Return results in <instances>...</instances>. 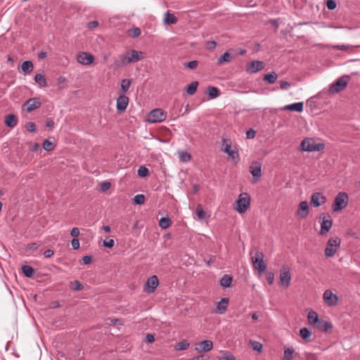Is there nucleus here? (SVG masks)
<instances>
[{"mask_svg":"<svg viewBox=\"0 0 360 360\" xmlns=\"http://www.w3.org/2000/svg\"><path fill=\"white\" fill-rule=\"evenodd\" d=\"M143 52L136 50L127 51L125 54L120 55L114 65L115 67H121L128 63H136L143 59Z\"/></svg>","mask_w":360,"mask_h":360,"instance_id":"f257e3e1","label":"nucleus"},{"mask_svg":"<svg viewBox=\"0 0 360 360\" xmlns=\"http://www.w3.org/2000/svg\"><path fill=\"white\" fill-rule=\"evenodd\" d=\"M221 150L229 155V158L237 163L240 159L238 150L235 146H232L231 141L229 139L223 138L221 144Z\"/></svg>","mask_w":360,"mask_h":360,"instance_id":"f03ea898","label":"nucleus"},{"mask_svg":"<svg viewBox=\"0 0 360 360\" xmlns=\"http://www.w3.org/2000/svg\"><path fill=\"white\" fill-rule=\"evenodd\" d=\"M324 148L325 145L323 143H316L315 139L312 138L304 139L300 144V149L303 151H321L323 150Z\"/></svg>","mask_w":360,"mask_h":360,"instance_id":"7ed1b4c3","label":"nucleus"},{"mask_svg":"<svg viewBox=\"0 0 360 360\" xmlns=\"http://www.w3.org/2000/svg\"><path fill=\"white\" fill-rule=\"evenodd\" d=\"M250 207V196L247 193L239 195L236 202L234 209L240 214L245 213Z\"/></svg>","mask_w":360,"mask_h":360,"instance_id":"20e7f679","label":"nucleus"},{"mask_svg":"<svg viewBox=\"0 0 360 360\" xmlns=\"http://www.w3.org/2000/svg\"><path fill=\"white\" fill-rule=\"evenodd\" d=\"M349 196L345 192H340L335 196L332 208L335 212L341 211L348 204Z\"/></svg>","mask_w":360,"mask_h":360,"instance_id":"39448f33","label":"nucleus"},{"mask_svg":"<svg viewBox=\"0 0 360 360\" xmlns=\"http://www.w3.org/2000/svg\"><path fill=\"white\" fill-rule=\"evenodd\" d=\"M341 240L338 237L330 238L327 243L325 249V256L331 257L335 255L340 245Z\"/></svg>","mask_w":360,"mask_h":360,"instance_id":"423d86ee","label":"nucleus"},{"mask_svg":"<svg viewBox=\"0 0 360 360\" xmlns=\"http://www.w3.org/2000/svg\"><path fill=\"white\" fill-rule=\"evenodd\" d=\"M349 80V77L348 75L342 76L330 86L329 92L330 94H337L342 91L347 87Z\"/></svg>","mask_w":360,"mask_h":360,"instance_id":"0eeeda50","label":"nucleus"},{"mask_svg":"<svg viewBox=\"0 0 360 360\" xmlns=\"http://www.w3.org/2000/svg\"><path fill=\"white\" fill-rule=\"evenodd\" d=\"M166 117V113L163 110L156 108L148 113L146 120L150 123H157L165 121Z\"/></svg>","mask_w":360,"mask_h":360,"instance_id":"6e6552de","label":"nucleus"},{"mask_svg":"<svg viewBox=\"0 0 360 360\" xmlns=\"http://www.w3.org/2000/svg\"><path fill=\"white\" fill-rule=\"evenodd\" d=\"M291 281V274L288 266H283L280 271V285L283 288L290 286Z\"/></svg>","mask_w":360,"mask_h":360,"instance_id":"1a4fd4ad","label":"nucleus"},{"mask_svg":"<svg viewBox=\"0 0 360 360\" xmlns=\"http://www.w3.org/2000/svg\"><path fill=\"white\" fill-rule=\"evenodd\" d=\"M254 267L259 272H264L266 266L264 262V254L257 251L252 259Z\"/></svg>","mask_w":360,"mask_h":360,"instance_id":"9d476101","label":"nucleus"},{"mask_svg":"<svg viewBox=\"0 0 360 360\" xmlns=\"http://www.w3.org/2000/svg\"><path fill=\"white\" fill-rule=\"evenodd\" d=\"M320 219H322L321 224V230H320V234L323 235L328 233L332 226H333V221L331 219V217L330 215H326L325 214H322L320 216Z\"/></svg>","mask_w":360,"mask_h":360,"instance_id":"9b49d317","label":"nucleus"},{"mask_svg":"<svg viewBox=\"0 0 360 360\" xmlns=\"http://www.w3.org/2000/svg\"><path fill=\"white\" fill-rule=\"evenodd\" d=\"M159 285V281L155 275L149 277L146 281L143 290L148 293L153 292Z\"/></svg>","mask_w":360,"mask_h":360,"instance_id":"f8f14e48","label":"nucleus"},{"mask_svg":"<svg viewBox=\"0 0 360 360\" xmlns=\"http://www.w3.org/2000/svg\"><path fill=\"white\" fill-rule=\"evenodd\" d=\"M77 61L83 65H89L94 61V56L89 52H79L77 56Z\"/></svg>","mask_w":360,"mask_h":360,"instance_id":"ddd939ff","label":"nucleus"},{"mask_svg":"<svg viewBox=\"0 0 360 360\" xmlns=\"http://www.w3.org/2000/svg\"><path fill=\"white\" fill-rule=\"evenodd\" d=\"M323 298L326 304L329 307L335 306L338 302V297L330 290H326L324 291Z\"/></svg>","mask_w":360,"mask_h":360,"instance_id":"4468645a","label":"nucleus"},{"mask_svg":"<svg viewBox=\"0 0 360 360\" xmlns=\"http://www.w3.org/2000/svg\"><path fill=\"white\" fill-rule=\"evenodd\" d=\"M41 105V102L38 98H32L28 99L22 105L23 109L27 112H30L32 110L39 108Z\"/></svg>","mask_w":360,"mask_h":360,"instance_id":"2eb2a0df","label":"nucleus"},{"mask_svg":"<svg viewBox=\"0 0 360 360\" xmlns=\"http://www.w3.org/2000/svg\"><path fill=\"white\" fill-rule=\"evenodd\" d=\"M129 98L124 95L120 94L117 98L116 109L120 114L124 112L129 104Z\"/></svg>","mask_w":360,"mask_h":360,"instance_id":"dca6fc26","label":"nucleus"},{"mask_svg":"<svg viewBox=\"0 0 360 360\" xmlns=\"http://www.w3.org/2000/svg\"><path fill=\"white\" fill-rule=\"evenodd\" d=\"M326 201V197L321 193L316 192L311 195V204L315 207L323 205Z\"/></svg>","mask_w":360,"mask_h":360,"instance_id":"f3484780","label":"nucleus"},{"mask_svg":"<svg viewBox=\"0 0 360 360\" xmlns=\"http://www.w3.org/2000/svg\"><path fill=\"white\" fill-rule=\"evenodd\" d=\"M250 173L253 176V183H256L262 175V165L258 162H254L250 166Z\"/></svg>","mask_w":360,"mask_h":360,"instance_id":"a211bd4d","label":"nucleus"},{"mask_svg":"<svg viewBox=\"0 0 360 360\" xmlns=\"http://www.w3.org/2000/svg\"><path fill=\"white\" fill-rule=\"evenodd\" d=\"M264 68L262 61L255 60L246 65V71L249 73H255Z\"/></svg>","mask_w":360,"mask_h":360,"instance_id":"6ab92c4d","label":"nucleus"},{"mask_svg":"<svg viewBox=\"0 0 360 360\" xmlns=\"http://www.w3.org/2000/svg\"><path fill=\"white\" fill-rule=\"evenodd\" d=\"M229 300L227 297L221 298L219 302L217 303V308L214 310V313L219 314H224L226 311Z\"/></svg>","mask_w":360,"mask_h":360,"instance_id":"aec40b11","label":"nucleus"},{"mask_svg":"<svg viewBox=\"0 0 360 360\" xmlns=\"http://www.w3.org/2000/svg\"><path fill=\"white\" fill-rule=\"evenodd\" d=\"M199 347H196L195 350L200 353L201 352H207L210 351L213 347V343L210 340H203L199 342Z\"/></svg>","mask_w":360,"mask_h":360,"instance_id":"412c9836","label":"nucleus"},{"mask_svg":"<svg viewBox=\"0 0 360 360\" xmlns=\"http://www.w3.org/2000/svg\"><path fill=\"white\" fill-rule=\"evenodd\" d=\"M309 214V205L307 201H302L299 204L298 209L297 210V214L302 219L307 217Z\"/></svg>","mask_w":360,"mask_h":360,"instance_id":"4be33fe9","label":"nucleus"},{"mask_svg":"<svg viewBox=\"0 0 360 360\" xmlns=\"http://www.w3.org/2000/svg\"><path fill=\"white\" fill-rule=\"evenodd\" d=\"M304 103L303 102H297L289 105H286L283 107L284 110H290L295 111L297 112H301L303 111Z\"/></svg>","mask_w":360,"mask_h":360,"instance_id":"5701e85b","label":"nucleus"},{"mask_svg":"<svg viewBox=\"0 0 360 360\" xmlns=\"http://www.w3.org/2000/svg\"><path fill=\"white\" fill-rule=\"evenodd\" d=\"M18 123L17 117L13 114H9L5 117V124L10 128H13Z\"/></svg>","mask_w":360,"mask_h":360,"instance_id":"b1692460","label":"nucleus"},{"mask_svg":"<svg viewBox=\"0 0 360 360\" xmlns=\"http://www.w3.org/2000/svg\"><path fill=\"white\" fill-rule=\"evenodd\" d=\"M315 326L319 330L325 332H327L328 329L332 328V325L323 319H319Z\"/></svg>","mask_w":360,"mask_h":360,"instance_id":"393cba45","label":"nucleus"},{"mask_svg":"<svg viewBox=\"0 0 360 360\" xmlns=\"http://www.w3.org/2000/svg\"><path fill=\"white\" fill-rule=\"evenodd\" d=\"M278 75L275 72L268 73L263 77V81L267 84H273L276 82Z\"/></svg>","mask_w":360,"mask_h":360,"instance_id":"a878e982","label":"nucleus"},{"mask_svg":"<svg viewBox=\"0 0 360 360\" xmlns=\"http://www.w3.org/2000/svg\"><path fill=\"white\" fill-rule=\"evenodd\" d=\"M295 349L292 347H284L283 360H292Z\"/></svg>","mask_w":360,"mask_h":360,"instance_id":"bb28decb","label":"nucleus"},{"mask_svg":"<svg viewBox=\"0 0 360 360\" xmlns=\"http://www.w3.org/2000/svg\"><path fill=\"white\" fill-rule=\"evenodd\" d=\"M232 278L228 274L224 275L220 279V285L223 288H227L231 286Z\"/></svg>","mask_w":360,"mask_h":360,"instance_id":"cd10ccee","label":"nucleus"},{"mask_svg":"<svg viewBox=\"0 0 360 360\" xmlns=\"http://www.w3.org/2000/svg\"><path fill=\"white\" fill-rule=\"evenodd\" d=\"M164 21L167 25H173L176 23L177 18L174 14L167 12L165 15Z\"/></svg>","mask_w":360,"mask_h":360,"instance_id":"c85d7f7f","label":"nucleus"},{"mask_svg":"<svg viewBox=\"0 0 360 360\" xmlns=\"http://www.w3.org/2000/svg\"><path fill=\"white\" fill-rule=\"evenodd\" d=\"M34 81L40 87H46L47 86L46 79L42 74H37L34 76Z\"/></svg>","mask_w":360,"mask_h":360,"instance_id":"c756f323","label":"nucleus"},{"mask_svg":"<svg viewBox=\"0 0 360 360\" xmlns=\"http://www.w3.org/2000/svg\"><path fill=\"white\" fill-rule=\"evenodd\" d=\"M33 63L30 60L25 61L22 63L21 69L25 74H30L33 70Z\"/></svg>","mask_w":360,"mask_h":360,"instance_id":"7c9ffc66","label":"nucleus"},{"mask_svg":"<svg viewBox=\"0 0 360 360\" xmlns=\"http://www.w3.org/2000/svg\"><path fill=\"white\" fill-rule=\"evenodd\" d=\"M308 321L310 324L316 325L319 320L317 313L313 310L308 313Z\"/></svg>","mask_w":360,"mask_h":360,"instance_id":"2f4dec72","label":"nucleus"},{"mask_svg":"<svg viewBox=\"0 0 360 360\" xmlns=\"http://www.w3.org/2000/svg\"><path fill=\"white\" fill-rule=\"evenodd\" d=\"M207 94L210 99H214L219 96V90L215 86H210L207 88Z\"/></svg>","mask_w":360,"mask_h":360,"instance_id":"473e14b6","label":"nucleus"},{"mask_svg":"<svg viewBox=\"0 0 360 360\" xmlns=\"http://www.w3.org/2000/svg\"><path fill=\"white\" fill-rule=\"evenodd\" d=\"M22 272L25 276L32 278L34 275V269L29 265H23L22 266Z\"/></svg>","mask_w":360,"mask_h":360,"instance_id":"72a5a7b5","label":"nucleus"},{"mask_svg":"<svg viewBox=\"0 0 360 360\" xmlns=\"http://www.w3.org/2000/svg\"><path fill=\"white\" fill-rule=\"evenodd\" d=\"M131 85V80L128 79H124L121 81L120 87L122 94L125 95V94L128 91Z\"/></svg>","mask_w":360,"mask_h":360,"instance_id":"f704fd0d","label":"nucleus"},{"mask_svg":"<svg viewBox=\"0 0 360 360\" xmlns=\"http://www.w3.org/2000/svg\"><path fill=\"white\" fill-rule=\"evenodd\" d=\"M232 59V56L231 55L228 53V52H225L222 56H221L218 60H217V64L218 65H221L224 63H228V62H230Z\"/></svg>","mask_w":360,"mask_h":360,"instance_id":"c9c22d12","label":"nucleus"},{"mask_svg":"<svg viewBox=\"0 0 360 360\" xmlns=\"http://www.w3.org/2000/svg\"><path fill=\"white\" fill-rule=\"evenodd\" d=\"M190 346V344L189 342L186 340H184L179 342H178L174 348L176 351H181V350H185L186 349H188Z\"/></svg>","mask_w":360,"mask_h":360,"instance_id":"e433bc0d","label":"nucleus"},{"mask_svg":"<svg viewBox=\"0 0 360 360\" xmlns=\"http://www.w3.org/2000/svg\"><path fill=\"white\" fill-rule=\"evenodd\" d=\"M172 224V221L169 217H162L159 221V226L162 229H167Z\"/></svg>","mask_w":360,"mask_h":360,"instance_id":"4c0bfd02","label":"nucleus"},{"mask_svg":"<svg viewBox=\"0 0 360 360\" xmlns=\"http://www.w3.org/2000/svg\"><path fill=\"white\" fill-rule=\"evenodd\" d=\"M198 82H191L186 88V92L188 95L192 96L193 95L198 88Z\"/></svg>","mask_w":360,"mask_h":360,"instance_id":"58836bf2","label":"nucleus"},{"mask_svg":"<svg viewBox=\"0 0 360 360\" xmlns=\"http://www.w3.org/2000/svg\"><path fill=\"white\" fill-rule=\"evenodd\" d=\"M179 158L182 162H188L191 159V155L186 151L179 152Z\"/></svg>","mask_w":360,"mask_h":360,"instance_id":"ea45409f","label":"nucleus"},{"mask_svg":"<svg viewBox=\"0 0 360 360\" xmlns=\"http://www.w3.org/2000/svg\"><path fill=\"white\" fill-rule=\"evenodd\" d=\"M223 356L218 357L219 360H236V357L229 351H224Z\"/></svg>","mask_w":360,"mask_h":360,"instance_id":"a19ab883","label":"nucleus"},{"mask_svg":"<svg viewBox=\"0 0 360 360\" xmlns=\"http://www.w3.org/2000/svg\"><path fill=\"white\" fill-rule=\"evenodd\" d=\"M300 336L305 340H308V339L311 337V333L307 328H302L300 330Z\"/></svg>","mask_w":360,"mask_h":360,"instance_id":"79ce46f5","label":"nucleus"},{"mask_svg":"<svg viewBox=\"0 0 360 360\" xmlns=\"http://www.w3.org/2000/svg\"><path fill=\"white\" fill-rule=\"evenodd\" d=\"M196 214L198 218L200 220L205 219L207 217L206 212L203 210L200 205H198L196 208Z\"/></svg>","mask_w":360,"mask_h":360,"instance_id":"37998d69","label":"nucleus"},{"mask_svg":"<svg viewBox=\"0 0 360 360\" xmlns=\"http://www.w3.org/2000/svg\"><path fill=\"white\" fill-rule=\"evenodd\" d=\"M127 34L132 38L138 37L141 34V30L139 27H134L128 30Z\"/></svg>","mask_w":360,"mask_h":360,"instance_id":"c03bdc74","label":"nucleus"},{"mask_svg":"<svg viewBox=\"0 0 360 360\" xmlns=\"http://www.w3.org/2000/svg\"><path fill=\"white\" fill-rule=\"evenodd\" d=\"M55 144L49 140H45L43 143V148L46 151H51L55 148Z\"/></svg>","mask_w":360,"mask_h":360,"instance_id":"a18cd8bd","label":"nucleus"},{"mask_svg":"<svg viewBox=\"0 0 360 360\" xmlns=\"http://www.w3.org/2000/svg\"><path fill=\"white\" fill-rule=\"evenodd\" d=\"M70 288L73 290H81L83 289V285L78 281H74L70 283Z\"/></svg>","mask_w":360,"mask_h":360,"instance_id":"49530a36","label":"nucleus"},{"mask_svg":"<svg viewBox=\"0 0 360 360\" xmlns=\"http://www.w3.org/2000/svg\"><path fill=\"white\" fill-rule=\"evenodd\" d=\"M145 202V196L142 194H137L134 198V202L136 205H143Z\"/></svg>","mask_w":360,"mask_h":360,"instance_id":"de8ad7c7","label":"nucleus"},{"mask_svg":"<svg viewBox=\"0 0 360 360\" xmlns=\"http://www.w3.org/2000/svg\"><path fill=\"white\" fill-rule=\"evenodd\" d=\"M149 173L148 169L145 166L139 167L138 169V175L141 177L146 176Z\"/></svg>","mask_w":360,"mask_h":360,"instance_id":"09e8293b","label":"nucleus"},{"mask_svg":"<svg viewBox=\"0 0 360 360\" xmlns=\"http://www.w3.org/2000/svg\"><path fill=\"white\" fill-rule=\"evenodd\" d=\"M251 346L253 350L261 352L262 351V345L257 341H252Z\"/></svg>","mask_w":360,"mask_h":360,"instance_id":"8fccbe9b","label":"nucleus"},{"mask_svg":"<svg viewBox=\"0 0 360 360\" xmlns=\"http://www.w3.org/2000/svg\"><path fill=\"white\" fill-rule=\"evenodd\" d=\"M304 356L306 360H319L317 354L314 353L306 352Z\"/></svg>","mask_w":360,"mask_h":360,"instance_id":"3c124183","label":"nucleus"},{"mask_svg":"<svg viewBox=\"0 0 360 360\" xmlns=\"http://www.w3.org/2000/svg\"><path fill=\"white\" fill-rule=\"evenodd\" d=\"M336 2L334 0H327L326 6L329 10H334L336 8Z\"/></svg>","mask_w":360,"mask_h":360,"instance_id":"603ef678","label":"nucleus"},{"mask_svg":"<svg viewBox=\"0 0 360 360\" xmlns=\"http://www.w3.org/2000/svg\"><path fill=\"white\" fill-rule=\"evenodd\" d=\"M198 64V61H196V60H191V61L186 63L185 66L186 68H189V69L193 70V69H195L197 68Z\"/></svg>","mask_w":360,"mask_h":360,"instance_id":"864d4df0","label":"nucleus"},{"mask_svg":"<svg viewBox=\"0 0 360 360\" xmlns=\"http://www.w3.org/2000/svg\"><path fill=\"white\" fill-rule=\"evenodd\" d=\"M25 128L27 131L33 132L36 130V125L34 122H27L25 125Z\"/></svg>","mask_w":360,"mask_h":360,"instance_id":"5fc2aeb1","label":"nucleus"},{"mask_svg":"<svg viewBox=\"0 0 360 360\" xmlns=\"http://www.w3.org/2000/svg\"><path fill=\"white\" fill-rule=\"evenodd\" d=\"M98 25L97 20H93L87 23L86 27L89 30H94Z\"/></svg>","mask_w":360,"mask_h":360,"instance_id":"6e6d98bb","label":"nucleus"},{"mask_svg":"<svg viewBox=\"0 0 360 360\" xmlns=\"http://www.w3.org/2000/svg\"><path fill=\"white\" fill-rule=\"evenodd\" d=\"M290 86V84L287 81H280V88L282 90H287Z\"/></svg>","mask_w":360,"mask_h":360,"instance_id":"4d7b16f0","label":"nucleus"},{"mask_svg":"<svg viewBox=\"0 0 360 360\" xmlns=\"http://www.w3.org/2000/svg\"><path fill=\"white\" fill-rule=\"evenodd\" d=\"M39 245L36 243H32L27 246V250L29 252H33L38 248Z\"/></svg>","mask_w":360,"mask_h":360,"instance_id":"13d9d810","label":"nucleus"},{"mask_svg":"<svg viewBox=\"0 0 360 360\" xmlns=\"http://www.w3.org/2000/svg\"><path fill=\"white\" fill-rule=\"evenodd\" d=\"M266 280L269 285H272L274 281V274L272 272H268L266 274Z\"/></svg>","mask_w":360,"mask_h":360,"instance_id":"bf43d9fd","label":"nucleus"},{"mask_svg":"<svg viewBox=\"0 0 360 360\" xmlns=\"http://www.w3.org/2000/svg\"><path fill=\"white\" fill-rule=\"evenodd\" d=\"M71 245L74 250H77L79 248V241L77 238H74L71 240Z\"/></svg>","mask_w":360,"mask_h":360,"instance_id":"052dcab7","label":"nucleus"},{"mask_svg":"<svg viewBox=\"0 0 360 360\" xmlns=\"http://www.w3.org/2000/svg\"><path fill=\"white\" fill-rule=\"evenodd\" d=\"M110 187V183L108 181H104L101 185V189L102 191L108 190Z\"/></svg>","mask_w":360,"mask_h":360,"instance_id":"680f3d73","label":"nucleus"},{"mask_svg":"<svg viewBox=\"0 0 360 360\" xmlns=\"http://www.w3.org/2000/svg\"><path fill=\"white\" fill-rule=\"evenodd\" d=\"M114 240L112 239H110L108 240H103V245L106 248H111L114 246Z\"/></svg>","mask_w":360,"mask_h":360,"instance_id":"e2e57ef3","label":"nucleus"},{"mask_svg":"<svg viewBox=\"0 0 360 360\" xmlns=\"http://www.w3.org/2000/svg\"><path fill=\"white\" fill-rule=\"evenodd\" d=\"M216 46L217 43L214 41H209L207 42V48L210 50L214 49Z\"/></svg>","mask_w":360,"mask_h":360,"instance_id":"0e129e2a","label":"nucleus"},{"mask_svg":"<svg viewBox=\"0 0 360 360\" xmlns=\"http://www.w3.org/2000/svg\"><path fill=\"white\" fill-rule=\"evenodd\" d=\"M70 235L76 238L79 235V229L77 227L72 229L70 231Z\"/></svg>","mask_w":360,"mask_h":360,"instance_id":"69168bd1","label":"nucleus"},{"mask_svg":"<svg viewBox=\"0 0 360 360\" xmlns=\"http://www.w3.org/2000/svg\"><path fill=\"white\" fill-rule=\"evenodd\" d=\"M155 340V338H154V335L151 333H147L146 335V341L148 343H151L153 342H154Z\"/></svg>","mask_w":360,"mask_h":360,"instance_id":"338daca9","label":"nucleus"},{"mask_svg":"<svg viewBox=\"0 0 360 360\" xmlns=\"http://www.w3.org/2000/svg\"><path fill=\"white\" fill-rule=\"evenodd\" d=\"M188 360H208V359L205 358V355L201 354L193 358H191Z\"/></svg>","mask_w":360,"mask_h":360,"instance_id":"774afa93","label":"nucleus"}]
</instances>
